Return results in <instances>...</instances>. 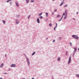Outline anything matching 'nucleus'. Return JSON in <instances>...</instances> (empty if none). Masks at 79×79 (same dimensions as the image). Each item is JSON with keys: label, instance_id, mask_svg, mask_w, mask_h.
<instances>
[{"label": "nucleus", "instance_id": "obj_1", "mask_svg": "<svg viewBox=\"0 0 79 79\" xmlns=\"http://www.w3.org/2000/svg\"><path fill=\"white\" fill-rule=\"evenodd\" d=\"M72 37H73V38H74L75 39H77V40H78L79 39V38H78V37L76 35H72Z\"/></svg>", "mask_w": 79, "mask_h": 79}, {"label": "nucleus", "instance_id": "obj_2", "mask_svg": "<svg viewBox=\"0 0 79 79\" xmlns=\"http://www.w3.org/2000/svg\"><path fill=\"white\" fill-rule=\"evenodd\" d=\"M71 57L70 56L69 58V60L68 62V64H69V63H71Z\"/></svg>", "mask_w": 79, "mask_h": 79}, {"label": "nucleus", "instance_id": "obj_3", "mask_svg": "<svg viewBox=\"0 0 79 79\" xmlns=\"http://www.w3.org/2000/svg\"><path fill=\"white\" fill-rule=\"evenodd\" d=\"M27 63L28 66L30 65V62H29V60H28L27 57Z\"/></svg>", "mask_w": 79, "mask_h": 79}, {"label": "nucleus", "instance_id": "obj_4", "mask_svg": "<svg viewBox=\"0 0 79 79\" xmlns=\"http://www.w3.org/2000/svg\"><path fill=\"white\" fill-rule=\"evenodd\" d=\"M16 65L15 64H12L10 65V67L11 68H12V67H16Z\"/></svg>", "mask_w": 79, "mask_h": 79}, {"label": "nucleus", "instance_id": "obj_5", "mask_svg": "<svg viewBox=\"0 0 79 79\" xmlns=\"http://www.w3.org/2000/svg\"><path fill=\"white\" fill-rule=\"evenodd\" d=\"M15 23L16 24H18L19 23V22H18V20L17 19L15 20Z\"/></svg>", "mask_w": 79, "mask_h": 79}, {"label": "nucleus", "instance_id": "obj_6", "mask_svg": "<svg viewBox=\"0 0 79 79\" xmlns=\"http://www.w3.org/2000/svg\"><path fill=\"white\" fill-rule=\"evenodd\" d=\"M37 22L38 23H40V20H39V18H37Z\"/></svg>", "mask_w": 79, "mask_h": 79}, {"label": "nucleus", "instance_id": "obj_7", "mask_svg": "<svg viewBox=\"0 0 79 79\" xmlns=\"http://www.w3.org/2000/svg\"><path fill=\"white\" fill-rule=\"evenodd\" d=\"M15 4L17 6V7H19V5H18V2H15Z\"/></svg>", "mask_w": 79, "mask_h": 79}, {"label": "nucleus", "instance_id": "obj_8", "mask_svg": "<svg viewBox=\"0 0 79 79\" xmlns=\"http://www.w3.org/2000/svg\"><path fill=\"white\" fill-rule=\"evenodd\" d=\"M16 17L17 18H19L20 17V15H16Z\"/></svg>", "mask_w": 79, "mask_h": 79}, {"label": "nucleus", "instance_id": "obj_9", "mask_svg": "<svg viewBox=\"0 0 79 79\" xmlns=\"http://www.w3.org/2000/svg\"><path fill=\"white\" fill-rule=\"evenodd\" d=\"M2 23H3V24H5L6 23V22H5V21L4 20H2Z\"/></svg>", "mask_w": 79, "mask_h": 79}, {"label": "nucleus", "instance_id": "obj_10", "mask_svg": "<svg viewBox=\"0 0 79 79\" xmlns=\"http://www.w3.org/2000/svg\"><path fill=\"white\" fill-rule=\"evenodd\" d=\"M3 64L2 63V64L1 65L0 67L1 68H3Z\"/></svg>", "mask_w": 79, "mask_h": 79}, {"label": "nucleus", "instance_id": "obj_11", "mask_svg": "<svg viewBox=\"0 0 79 79\" xmlns=\"http://www.w3.org/2000/svg\"><path fill=\"white\" fill-rule=\"evenodd\" d=\"M65 15H67V10H65Z\"/></svg>", "mask_w": 79, "mask_h": 79}, {"label": "nucleus", "instance_id": "obj_12", "mask_svg": "<svg viewBox=\"0 0 79 79\" xmlns=\"http://www.w3.org/2000/svg\"><path fill=\"white\" fill-rule=\"evenodd\" d=\"M39 18H40L41 19H43V17L42 16H40L39 17Z\"/></svg>", "mask_w": 79, "mask_h": 79}, {"label": "nucleus", "instance_id": "obj_13", "mask_svg": "<svg viewBox=\"0 0 79 79\" xmlns=\"http://www.w3.org/2000/svg\"><path fill=\"white\" fill-rule=\"evenodd\" d=\"M35 54V52H34L32 53V56H33V55H34Z\"/></svg>", "mask_w": 79, "mask_h": 79}, {"label": "nucleus", "instance_id": "obj_14", "mask_svg": "<svg viewBox=\"0 0 79 79\" xmlns=\"http://www.w3.org/2000/svg\"><path fill=\"white\" fill-rule=\"evenodd\" d=\"M67 18V15H65V16H64V19H66Z\"/></svg>", "mask_w": 79, "mask_h": 79}, {"label": "nucleus", "instance_id": "obj_15", "mask_svg": "<svg viewBox=\"0 0 79 79\" xmlns=\"http://www.w3.org/2000/svg\"><path fill=\"white\" fill-rule=\"evenodd\" d=\"M26 2L27 3H28L29 2V0H26Z\"/></svg>", "mask_w": 79, "mask_h": 79}, {"label": "nucleus", "instance_id": "obj_16", "mask_svg": "<svg viewBox=\"0 0 79 79\" xmlns=\"http://www.w3.org/2000/svg\"><path fill=\"white\" fill-rule=\"evenodd\" d=\"M55 24H56V26L55 27H54V28H56V27H57L58 24H57V23H56Z\"/></svg>", "mask_w": 79, "mask_h": 79}, {"label": "nucleus", "instance_id": "obj_17", "mask_svg": "<svg viewBox=\"0 0 79 79\" xmlns=\"http://www.w3.org/2000/svg\"><path fill=\"white\" fill-rule=\"evenodd\" d=\"M74 48V51L76 52L77 50V48Z\"/></svg>", "mask_w": 79, "mask_h": 79}, {"label": "nucleus", "instance_id": "obj_18", "mask_svg": "<svg viewBox=\"0 0 79 79\" xmlns=\"http://www.w3.org/2000/svg\"><path fill=\"white\" fill-rule=\"evenodd\" d=\"M46 17H48V13H47V12H46Z\"/></svg>", "mask_w": 79, "mask_h": 79}, {"label": "nucleus", "instance_id": "obj_19", "mask_svg": "<svg viewBox=\"0 0 79 79\" xmlns=\"http://www.w3.org/2000/svg\"><path fill=\"white\" fill-rule=\"evenodd\" d=\"M63 3H64V2H62L60 4V6H62Z\"/></svg>", "mask_w": 79, "mask_h": 79}, {"label": "nucleus", "instance_id": "obj_20", "mask_svg": "<svg viewBox=\"0 0 79 79\" xmlns=\"http://www.w3.org/2000/svg\"><path fill=\"white\" fill-rule=\"evenodd\" d=\"M60 15H58L57 16H56V18H60Z\"/></svg>", "mask_w": 79, "mask_h": 79}, {"label": "nucleus", "instance_id": "obj_21", "mask_svg": "<svg viewBox=\"0 0 79 79\" xmlns=\"http://www.w3.org/2000/svg\"><path fill=\"white\" fill-rule=\"evenodd\" d=\"M49 25L50 27H51L52 26V23H49Z\"/></svg>", "mask_w": 79, "mask_h": 79}, {"label": "nucleus", "instance_id": "obj_22", "mask_svg": "<svg viewBox=\"0 0 79 79\" xmlns=\"http://www.w3.org/2000/svg\"><path fill=\"white\" fill-rule=\"evenodd\" d=\"M42 15V12H41L40 14L38 15V16H41Z\"/></svg>", "mask_w": 79, "mask_h": 79}, {"label": "nucleus", "instance_id": "obj_23", "mask_svg": "<svg viewBox=\"0 0 79 79\" xmlns=\"http://www.w3.org/2000/svg\"><path fill=\"white\" fill-rule=\"evenodd\" d=\"M57 60H58V61H60V57L58 58L57 59Z\"/></svg>", "mask_w": 79, "mask_h": 79}, {"label": "nucleus", "instance_id": "obj_24", "mask_svg": "<svg viewBox=\"0 0 79 79\" xmlns=\"http://www.w3.org/2000/svg\"><path fill=\"white\" fill-rule=\"evenodd\" d=\"M64 7H67L68 6V5L66 4L64 6Z\"/></svg>", "mask_w": 79, "mask_h": 79}, {"label": "nucleus", "instance_id": "obj_25", "mask_svg": "<svg viewBox=\"0 0 79 79\" xmlns=\"http://www.w3.org/2000/svg\"><path fill=\"white\" fill-rule=\"evenodd\" d=\"M76 76H77V77H78L79 78V74H76Z\"/></svg>", "mask_w": 79, "mask_h": 79}, {"label": "nucleus", "instance_id": "obj_26", "mask_svg": "<svg viewBox=\"0 0 79 79\" xmlns=\"http://www.w3.org/2000/svg\"><path fill=\"white\" fill-rule=\"evenodd\" d=\"M31 17V15H29V16L28 17V18L29 19V18Z\"/></svg>", "mask_w": 79, "mask_h": 79}, {"label": "nucleus", "instance_id": "obj_27", "mask_svg": "<svg viewBox=\"0 0 79 79\" xmlns=\"http://www.w3.org/2000/svg\"><path fill=\"white\" fill-rule=\"evenodd\" d=\"M65 55H68V52L67 51L66 52Z\"/></svg>", "mask_w": 79, "mask_h": 79}, {"label": "nucleus", "instance_id": "obj_28", "mask_svg": "<svg viewBox=\"0 0 79 79\" xmlns=\"http://www.w3.org/2000/svg\"><path fill=\"white\" fill-rule=\"evenodd\" d=\"M31 3H32V2H34V0H31Z\"/></svg>", "mask_w": 79, "mask_h": 79}, {"label": "nucleus", "instance_id": "obj_29", "mask_svg": "<svg viewBox=\"0 0 79 79\" xmlns=\"http://www.w3.org/2000/svg\"><path fill=\"white\" fill-rule=\"evenodd\" d=\"M62 16H65V13H64L63 14V15Z\"/></svg>", "mask_w": 79, "mask_h": 79}, {"label": "nucleus", "instance_id": "obj_30", "mask_svg": "<svg viewBox=\"0 0 79 79\" xmlns=\"http://www.w3.org/2000/svg\"><path fill=\"white\" fill-rule=\"evenodd\" d=\"M48 19H45V21H48Z\"/></svg>", "mask_w": 79, "mask_h": 79}, {"label": "nucleus", "instance_id": "obj_31", "mask_svg": "<svg viewBox=\"0 0 79 79\" xmlns=\"http://www.w3.org/2000/svg\"><path fill=\"white\" fill-rule=\"evenodd\" d=\"M62 20V19H61L60 20H59L58 21H59V22H60V21H61Z\"/></svg>", "mask_w": 79, "mask_h": 79}, {"label": "nucleus", "instance_id": "obj_32", "mask_svg": "<svg viewBox=\"0 0 79 79\" xmlns=\"http://www.w3.org/2000/svg\"><path fill=\"white\" fill-rule=\"evenodd\" d=\"M10 5H12V2H10Z\"/></svg>", "mask_w": 79, "mask_h": 79}, {"label": "nucleus", "instance_id": "obj_33", "mask_svg": "<svg viewBox=\"0 0 79 79\" xmlns=\"http://www.w3.org/2000/svg\"><path fill=\"white\" fill-rule=\"evenodd\" d=\"M70 46H71L72 45V43L70 42Z\"/></svg>", "mask_w": 79, "mask_h": 79}, {"label": "nucleus", "instance_id": "obj_34", "mask_svg": "<svg viewBox=\"0 0 79 79\" xmlns=\"http://www.w3.org/2000/svg\"><path fill=\"white\" fill-rule=\"evenodd\" d=\"M10 2V1L9 0L6 1L7 3H8Z\"/></svg>", "mask_w": 79, "mask_h": 79}, {"label": "nucleus", "instance_id": "obj_35", "mask_svg": "<svg viewBox=\"0 0 79 79\" xmlns=\"http://www.w3.org/2000/svg\"><path fill=\"white\" fill-rule=\"evenodd\" d=\"M56 11H57V10H56V9L54 10V12H56Z\"/></svg>", "mask_w": 79, "mask_h": 79}, {"label": "nucleus", "instance_id": "obj_36", "mask_svg": "<svg viewBox=\"0 0 79 79\" xmlns=\"http://www.w3.org/2000/svg\"><path fill=\"white\" fill-rule=\"evenodd\" d=\"M55 42V40H54L52 41V42Z\"/></svg>", "mask_w": 79, "mask_h": 79}, {"label": "nucleus", "instance_id": "obj_37", "mask_svg": "<svg viewBox=\"0 0 79 79\" xmlns=\"http://www.w3.org/2000/svg\"><path fill=\"white\" fill-rule=\"evenodd\" d=\"M61 38H62V37H60V39H59L60 40H61Z\"/></svg>", "mask_w": 79, "mask_h": 79}, {"label": "nucleus", "instance_id": "obj_38", "mask_svg": "<svg viewBox=\"0 0 79 79\" xmlns=\"http://www.w3.org/2000/svg\"><path fill=\"white\" fill-rule=\"evenodd\" d=\"M63 15H62V17L61 18V19H63Z\"/></svg>", "mask_w": 79, "mask_h": 79}, {"label": "nucleus", "instance_id": "obj_39", "mask_svg": "<svg viewBox=\"0 0 79 79\" xmlns=\"http://www.w3.org/2000/svg\"><path fill=\"white\" fill-rule=\"evenodd\" d=\"M55 29H56L55 28V27L54 28V31H55V30H56Z\"/></svg>", "mask_w": 79, "mask_h": 79}, {"label": "nucleus", "instance_id": "obj_40", "mask_svg": "<svg viewBox=\"0 0 79 79\" xmlns=\"http://www.w3.org/2000/svg\"><path fill=\"white\" fill-rule=\"evenodd\" d=\"M73 54H75V51H74L73 52Z\"/></svg>", "mask_w": 79, "mask_h": 79}, {"label": "nucleus", "instance_id": "obj_41", "mask_svg": "<svg viewBox=\"0 0 79 79\" xmlns=\"http://www.w3.org/2000/svg\"><path fill=\"white\" fill-rule=\"evenodd\" d=\"M78 14H79V12H77V15H78Z\"/></svg>", "mask_w": 79, "mask_h": 79}, {"label": "nucleus", "instance_id": "obj_42", "mask_svg": "<svg viewBox=\"0 0 79 79\" xmlns=\"http://www.w3.org/2000/svg\"><path fill=\"white\" fill-rule=\"evenodd\" d=\"M6 54H5V57H6Z\"/></svg>", "mask_w": 79, "mask_h": 79}, {"label": "nucleus", "instance_id": "obj_43", "mask_svg": "<svg viewBox=\"0 0 79 79\" xmlns=\"http://www.w3.org/2000/svg\"><path fill=\"white\" fill-rule=\"evenodd\" d=\"M3 74H7V73H4Z\"/></svg>", "mask_w": 79, "mask_h": 79}, {"label": "nucleus", "instance_id": "obj_44", "mask_svg": "<svg viewBox=\"0 0 79 79\" xmlns=\"http://www.w3.org/2000/svg\"><path fill=\"white\" fill-rule=\"evenodd\" d=\"M75 54H73V56H74Z\"/></svg>", "mask_w": 79, "mask_h": 79}, {"label": "nucleus", "instance_id": "obj_45", "mask_svg": "<svg viewBox=\"0 0 79 79\" xmlns=\"http://www.w3.org/2000/svg\"><path fill=\"white\" fill-rule=\"evenodd\" d=\"M53 14H54V13L52 12V15H53Z\"/></svg>", "mask_w": 79, "mask_h": 79}, {"label": "nucleus", "instance_id": "obj_46", "mask_svg": "<svg viewBox=\"0 0 79 79\" xmlns=\"http://www.w3.org/2000/svg\"><path fill=\"white\" fill-rule=\"evenodd\" d=\"M0 79H3V78H2V77H0Z\"/></svg>", "mask_w": 79, "mask_h": 79}, {"label": "nucleus", "instance_id": "obj_47", "mask_svg": "<svg viewBox=\"0 0 79 79\" xmlns=\"http://www.w3.org/2000/svg\"><path fill=\"white\" fill-rule=\"evenodd\" d=\"M73 19H74V20H76V19L74 18H73Z\"/></svg>", "mask_w": 79, "mask_h": 79}, {"label": "nucleus", "instance_id": "obj_48", "mask_svg": "<svg viewBox=\"0 0 79 79\" xmlns=\"http://www.w3.org/2000/svg\"><path fill=\"white\" fill-rule=\"evenodd\" d=\"M52 1H53V2H54L55 1V0H52Z\"/></svg>", "mask_w": 79, "mask_h": 79}, {"label": "nucleus", "instance_id": "obj_49", "mask_svg": "<svg viewBox=\"0 0 79 79\" xmlns=\"http://www.w3.org/2000/svg\"><path fill=\"white\" fill-rule=\"evenodd\" d=\"M10 69H8L9 71H10Z\"/></svg>", "mask_w": 79, "mask_h": 79}, {"label": "nucleus", "instance_id": "obj_50", "mask_svg": "<svg viewBox=\"0 0 79 79\" xmlns=\"http://www.w3.org/2000/svg\"><path fill=\"white\" fill-rule=\"evenodd\" d=\"M9 0V2L10 1H11L12 0Z\"/></svg>", "mask_w": 79, "mask_h": 79}, {"label": "nucleus", "instance_id": "obj_51", "mask_svg": "<svg viewBox=\"0 0 79 79\" xmlns=\"http://www.w3.org/2000/svg\"><path fill=\"white\" fill-rule=\"evenodd\" d=\"M48 38H46V39H47H47H48Z\"/></svg>", "mask_w": 79, "mask_h": 79}, {"label": "nucleus", "instance_id": "obj_52", "mask_svg": "<svg viewBox=\"0 0 79 79\" xmlns=\"http://www.w3.org/2000/svg\"><path fill=\"white\" fill-rule=\"evenodd\" d=\"M64 0H63L62 2H64Z\"/></svg>", "mask_w": 79, "mask_h": 79}, {"label": "nucleus", "instance_id": "obj_53", "mask_svg": "<svg viewBox=\"0 0 79 79\" xmlns=\"http://www.w3.org/2000/svg\"><path fill=\"white\" fill-rule=\"evenodd\" d=\"M32 79H34V78H32Z\"/></svg>", "mask_w": 79, "mask_h": 79}]
</instances>
